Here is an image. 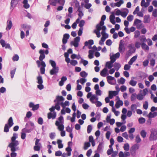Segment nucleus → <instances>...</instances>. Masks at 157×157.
Returning a JSON list of instances; mask_svg holds the SVG:
<instances>
[{"label": "nucleus", "mask_w": 157, "mask_h": 157, "mask_svg": "<svg viewBox=\"0 0 157 157\" xmlns=\"http://www.w3.org/2000/svg\"><path fill=\"white\" fill-rule=\"evenodd\" d=\"M18 137V135L15 133H14L13 136L11 138V142L9 144L8 147L11 148V151L12 152H14L16 151L15 147L19 144V142L16 139Z\"/></svg>", "instance_id": "nucleus-1"}, {"label": "nucleus", "mask_w": 157, "mask_h": 157, "mask_svg": "<svg viewBox=\"0 0 157 157\" xmlns=\"http://www.w3.org/2000/svg\"><path fill=\"white\" fill-rule=\"evenodd\" d=\"M106 17L105 15H103L101 18V21L99 24H98L96 26V29L94 31V33L97 35L98 37L99 38L101 36L100 31L101 30L100 27L103 26L104 24V21L106 19Z\"/></svg>", "instance_id": "nucleus-2"}, {"label": "nucleus", "mask_w": 157, "mask_h": 157, "mask_svg": "<svg viewBox=\"0 0 157 157\" xmlns=\"http://www.w3.org/2000/svg\"><path fill=\"white\" fill-rule=\"evenodd\" d=\"M150 134L149 140L151 141L156 140H157V130L155 128H152L150 130Z\"/></svg>", "instance_id": "nucleus-3"}, {"label": "nucleus", "mask_w": 157, "mask_h": 157, "mask_svg": "<svg viewBox=\"0 0 157 157\" xmlns=\"http://www.w3.org/2000/svg\"><path fill=\"white\" fill-rule=\"evenodd\" d=\"M36 63L38 67H40V65L42 66V67L40 68V72L42 74H44L45 71V67H46V64L44 62L42 61L40 62L39 61L37 60L36 61Z\"/></svg>", "instance_id": "nucleus-4"}, {"label": "nucleus", "mask_w": 157, "mask_h": 157, "mask_svg": "<svg viewBox=\"0 0 157 157\" xmlns=\"http://www.w3.org/2000/svg\"><path fill=\"white\" fill-rule=\"evenodd\" d=\"M101 30H102V31L101 32V34L102 35L101 38L104 39L105 40L108 37V34L105 32V31L106 29V27L105 26H102L101 27H100Z\"/></svg>", "instance_id": "nucleus-5"}, {"label": "nucleus", "mask_w": 157, "mask_h": 157, "mask_svg": "<svg viewBox=\"0 0 157 157\" xmlns=\"http://www.w3.org/2000/svg\"><path fill=\"white\" fill-rule=\"evenodd\" d=\"M64 100V98L62 96H57L56 97V99L54 101L55 102L60 104L61 106L63 105V101Z\"/></svg>", "instance_id": "nucleus-6"}, {"label": "nucleus", "mask_w": 157, "mask_h": 157, "mask_svg": "<svg viewBox=\"0 0 157 157\" xmlns=\"http://www.w3.org/2000/svg\"><path fill=\"white\" fill-rule=\"evenodd\" d=\"M106 78L108 82L110 84H114L116 82V80L114 77L111 76H108Z\"/></svg>", "instance_id": "nucleus-7"}, {"label": "nucleus", "mask_w": 157, "mask_h": 157, "mask_svg": "<svg viewBox=\"0 0 157 157\" xmlns=\"http://www.w3.org/2000/svg\"><path fill=\"white\" fill-rule=\"evenodd\" d=\"M125 47L124 44L122 40H121L120 42L119 47L118 48L119 51L121 53H123L125 51Z\"/></svg>", "instance_id": "nucleus-8"}, {"label": "nucleus", "mask_w": 157, "mask_h": 157, "mask_svg": "<svg viewBox=\"0 0 157 157\" xmlns=\"http://www.w3.org/2000/svg\"><path fill=\"white\" fill-rule=\"evenodd\" d=\"M80 38L79 36L76 37L73 41L71 42V44L75 47H77L78 46V42L80 41Z\"/></svg>", "instance_id": "nucleus-9"}, {"label": "nucleus", "mask_w": 157, "mask_h": 157, "mask_svg": "<svg viewBox=\"0 0 157 157\" xmlns=\"http://www.w3.org/2000/svg\"><path fill=\"white\" fill-rule=\"evenodd\" d=\"M40 140L37 139L35 142V146L34 147L35 150L36 151H39L41 147L40 143H39Z\"/></svg>", "instance_id": "nucleus-10"}, {"label": "nucleus", "mask_w": 157, "mask_h": 157, "mask_svg": "<svg viewBox=\"0 0 157 157\" xmlns=\"http://www.w3.org/2000/svg\"><path fill=\"white\" fill-rule=\"evenodd\" d=\"M111 115L109 114L107 116L106 118V121L107 122L109 123L110 125H113L115 122V120L114 119H111Z\"/></svg>", "instance_id": "nucleus-11"}, {"label": "nucleus", "mask_w": 157, "mask_h": 157, "mask_svg": "<svg viewBox=\"0 0 157 157\" xmlns=\"http://www.w3.org/2000/svg\"><path fill=\"white\" fill-rule=\"evenodd\" d=\"M110 59L113 62H114L116 59L118 58L120 56V54L119 52H117L115 54H113L112 56L110 55Z\"/></svg>", "instance_id": "nucleus-12"}, {"label": "nucleus", "mask_w": 157, "mask_h": 157, "mask_svg": "<svg viewBox=\"0 0 157 157\" xmlns=\"http://www.w3.org/2000/svg\"><path fill=\"white\" fill-rule=\"evenodd\" d=\"M56 125L58 126V128L59 131H63L64 128L63 125L59 123L58 121H56L55 123Z\"/></svg>", "instance_id": "nucleus-13"}, {"label": "nucleus", "mask_w": 157, "mask_h": 157, "mask_svg": "<svg viewBox=\"0 0 157 157\" xmlns=\"http://www.w3.org/2000/svg\"><path fill=\"white\" fill-rule=\"evenodd\" d=\"M59 70V68L58 67H53V68L50 71V73L52 75L56 74L58 73Z\"/></svg>", "instance_id": "nucleus-14"}, {"label": "nucleus", "mask_w": 157, "mask_h": 157, "mask_svg": "<svg viewBox=\"0 0 157 157\" xmlns=\"http://www.w3.org/2000/svg\"><path fill=\"white\" fill-rule=\"evenodd\" d=\"M118 94V93L117 91H109V97L110 99L112 98L113 96H116Z\"/></svg>", "instance_id": "nucleus-15"}, {"label": "nucleus", "mask_w": 157, "mask_h": 157, "mask_svg": "<svg viewBox=\"0 0 157 157\" xmlns=\"http://www.w3.org/2000/svg\"><path fill=\"white\" fill-rule=\"evenodd\" d=\"M39 53L40 54L39 59V60L42 61L45 58V55L44 54V50L41 49L39 51Z\"/></svg>", "instance_id": "nucleus-16"}, {"label": "nucleus", "mask_w": 157, "mask_h": 157, "mask_svg": "<svg viewBox=\"0 0 157 157\" xmlns=\"http://www.w3.org/2000/svg\"><path fill=\"white\" fill-rule=\"evenodd\" d=\"M0 43L3 47H5L6 48H9L10 46L9 44H6L5 42L2 39L0 41Z\"/></svg>", "instance_id": "nucleus-17"}, {"label": "nucleus", "mask_w": 157, "mask_h": 157, "mask_svg": "<svg viewBox=\"0 0 157 157\" xmlns=\"http://www.w3.org/2000/svg\"><path fill=\"white\" fill-rule=\"evenodd\" d=\"M117 97L119 98V100L116 102L115 106L116 108L118 109L120 108V106L123 105V102L122 101L120 100L118 96H117Z\"/></svg>", "instance_id": "nucleus-18"}, {"label": "nucleus", "mask_w": 157, "mask_h": 157, "mask_svg": "<svg viewBox=\"0 0 157 157\" xmlns=\"http://www.w3.org/2000/svg\"><path fill=\"white\" fill-rule=\"evenodd\" d=\"M98 100V98L95 95H92L90 98V101L92 103L95 104L97 101Z\"/></svg>", "instance_id": "nucleus-19"}, {"label": "nucleus", "mask_w": 157, "mask_h": 157, "mask_svg": "<svg viewBox=\"0 0 157 157\" xmlns=\"http://www.w3.org/2000/svg\"><path fill=\"white\" fill-rule=\"evenodd\" d=\"M69 35L68 34L64 35L62 40L63 44H65L67 43V40L69 38Z\"/></svg>", "instance_id": "nucleus-20"}, {"label": "nucleus", "mask_w": 157, "mask_h": 157, "mask_svg": "<svg viewBox=\"0 0 157 157\" xmlns=\"http://www.w3.org/2000/svg\"><path fill=\"white\" fill-rule=\"evenodd\" d=\"M108 74V70L106 68H104L100 72L101 75L103 77H105Z\"/></svg>", "instance_id": "nucleus-21"}, {"label": "nucleus", "mask_w": 157, "mask_h": 157, "mask_svg": "<svg viewBox=\"0 0 157 157\" xmlns=\"http://www.w3.org/2000/svg\"><path fill=\"white\" fill-rule=\"evenodd\" d=\"M115 19L114 13H112V14L109 17V20L110 22L113 25H115L116 23Z\"/></svg>", "instance_id": "nucleus-22"}, {"label": "nucleus", "mask_w": 157, "mask_h": 157, "mask_svg": "<svg viewBox=\"0 0 157 157\" xmlns=\"http://www.w3.org/2000/svg\"><path fill=\"white\" fill-rule=\"evenodd\" d=\"M140 145L138 144H134L131 147V150L134 151L135 153L136 151L139 148Z\"/></svg>", "instance_id": "nucleus-23"}, {"label": "nucleus", "mask_w": 157, "mask_h": 157, "mask_svg": "<svg viewBox=\"0 0 157 157\" xmlns=\"http://www.w3.org/2000/svg\"><path fill=\"white\" fill-rule=\"evenodd\" d=\"M56 116V113L55 112H53L52 113H50L48 114V117L49 119L51 118L54 119Z\"/></svg>", "instance_id": "nucleus-24"}, {"label": "nucleus", "mask_w": 157, "mask_h": 157, "mask_svg": "<svg viewBox=\"0 0 157 157\" xmlns=\"http://www.w3.org/2000/svg\"><path fill=\"white\" fill-rule=\"evenodd\" d=\"M150 21V15H146L144 16V23H149Z\"/></svg>", "instance_id": "nucleus-25"}, {"label": "nucleus", "mask_w": 157, "mask_h": 157, "mask_svg": "<svg viewBox=\"0 0 157 157\" xmlns=\"http://www.w3.org/2000/svg\"><path fill=\"white\" fill-rule=\"evenodd\" d=\"M157 116V112H155L153 113L150 112L147 116L149 118H152L156 117Z\"/></svg>", "instance_id": "nucleus-26"}, {"label": "nucleus", "mask_w": 157, "mask_h": 157, "mask_svg": "<svg viewBox=\"0 0 157 157\" xmlns=\"http://www.w3.org/2000/svg\"><path fill=\"white\" fill-rule=\"evenodd\" d=\"M137 56L136 55L133 56L128 62V64L130 65H131L132 63L136 60L137 59Z\"/></svg>", "instance_id": "nucleus-27"}, {"label": "nucleus", "mask_w": 157, "mask_h": 157, "mask_svg": "<svg viewBox=\"0 0 157 157\" xmlns=\"http://www.w3.org/2000/svg\"><path fill=\"white\" fill-rule=\"evenodd\" d=\"M113 63L112 62L111 60L109 62H107L106 63L105 67L108 69H110L113 67Z\"/></svg>", "instance_id": "nucleus-28"}, {"label": "nucleus", "mask_w": 157, "mask_h": 157, "mask_svg": "<svg viewBox=\"0 0 157 157\" xmlns=\"http://www.w3.org/2000/svg\"><path fill=\"white\" fill-rule=\"evenodd\" d=\"M12 26V21L11 20H8L7 23V27L6 28V30H10Z\"/></svg>", "instance_id": "nucleus-29"}, {"label": "nucleus", "mask_w": 157, "mask_h": 157, "mask_svg": "<svg viewBox=\"0 0 157 157\" xmlns=\"http://www.w3.org/2000/svg\"><path fill=\"white\" fill-rule=\"evenodd\" d=\"M67 80V78L66 76H63L61 78V80L59 82V84L60 86H62L64 84V82Z\"/></svg>", "instance_id": "nucleus-30"}, {"label": "nucleus", "mask_w": 157, "mask_h": 157, "mask_svg": "<svg viewBox=\"0 0 157 157\" xmlns=\"http://www.w3.org/2000/svg\"><path fill=\"white\" fill-rule=\"evenodd\" d=\"M13 118L12 117H10L8 120L7 124L9 127H11L13 125Z\"/></svg>", "instance_id": "nucleus-31"}, {"label": "nucleus", "mask_w": 157, "mask_h": 157, "mask_svg": "<svg viewBox=\"0 0 157 157\" xmlns=\"http://www.w3.org/2000/svg\"><path fill=\"white\" fill-rule=\"evenodd\" d=\"M135 78V77H132V79L130 81L129 83V84L132 86H136L137 82L133 80V79Z\"/></svg>", "instance_id": "nucleus-32"}, {"label": "nucleus", "mask_w": 157, "mask_h": 157, "mask_svg": "<svg viewBox=\"0 0 157 157\" xmlns=\"http://www.w3.org/2000/svg\"><path fill=\"white\" fill-rule=\"evenodd\" d=\"M125 11L121 12V15L123 17H126L129 11L128 9H125Z\"/></svg>", "instance_id": "nucleus-33"}, {"label": "nucleus", "mask_w": 157, "mask_h": 157, "mask_svg": "<svg viewBox=\"0 0 157 157\" xmlns=\"http://www.w3.org/2000/svg\"><path fill=\"white\" fill-rule=\"evenodd\" d=\"M124 3V1L123 0H120L118 2L114 3V6H116L118 7H120L122 4Z\"/></svg>", "instance_id": "nucleus-34"}, {"label": "nucleus", "mask_w": 157, "mask_h": 157, "mask_svg": "<svg viewBox=\"0 0 157 157\" xmlns=\"http://www.w3.org/2000/svg\"><path fill=\"white\" fill-rule=\"evenodd\" d=\"M23 7L26 8L28 9L29 7V5L28 3L27 0H24L23 2Z\"/></svg>", "instance_id": "nucleus-35"}, {"label": "nucleus", "mask_w": 157, "mask_h": 157, "mask_svg": "<svg viewBox=\"0 0 157 157\" xmlns=\"http://www.w3.org/2000/svg\"><path fill=\"white\" fill-rule=\"evenodd\" d=\"M140 93L142 94L144 96H145L148 92V89L145 88L143 90H140Z\"/></svg>", "instance_id": "nucleus-36"}, {"label": "nucleus", "mask_w": 157, "mask_h": 157, "mask_svg": "<svg viewBox=\"0 0 157 157\" xmlns=\"http://www.w3.org/2000/svg\"><path fill=\"white\" fill-rule=\"evenodd\" d=\"M128 47L130 49L129 50L131 51L132 52H135L136 51V48L133 46V44H129L128 45Z\"/></svg>", "instance_id": "nucleus-37"}, {"label": "nucleus", "mask_w": 157, "mask_h": 157, "mask_svg": "<svg viewBox=\"0 0 157 157\" xmlns=\"http://www.w3.org/2000/svg\"><path fill=\"white\" fill-rule=\"evenodd\" d=\"M113 66L115 68V70L117 71L121 67V65L119 63H115L114 64Z\"/></svg>", "instance_id": "nucleus-38"}, {"label": "nucleus", "mask_w": 157, "mask_h": 157, "mask_svg": "<svg viewBox=\"0 0 157 157\" xmlns=\"http://www.w3.org/2000/svg\"><path fill=\"white\" fill-rule=\"evenodd\" d=\"M18 1L17 0H12L11 2V6L12 7H14L17 4Z\"/></svg>", "instance_id": "nucleus-39"}, {"label": "nucleus", "mask_w": 157, "mask_h": 157, "mask_svg": "<svg viewBox=\"0 0 157 157\" xmlns=\"http://www.w3.org/2000/svg\"><path fill=\"white\" fill-rule=\"evenodd\" d=\"M149 5V3H146L145 0H142L141 5L142 6H144L145 7H147Z\"/></svg>", "instance_id": "nucleus-40"}, {"label": "nucleus", "mask_w": 157, "mask_h": 157, "mask_svg": "<svg viewBox=\"0 0 157 157\" xmlns=\"http://www.w3.org/2000/svg\"><path fill=\"white\" fill-rule=\"evenodd\" d=\"M37 83L38 84H42L43 83V80L42 78V76H39L37 78Z\"/></svg>", "instance_id": "nucleus-41"}, {"label": "nucleus", "mask_w": 157, "mask_h": 157, "mask_svg": "<svg viewBox=\"0 0 157 157\" xmlns=\"http://www.w3.org/2000/svg\"><path fill=\"white\" fill-rule=\"evenodd\" d=\"M141 47L143 49H145L147 50H148L149 49V47L147 45L145 44L144 43H142L141 44Z\"/></svg>", "instance_id": "nucleus-42"}, {"label": "nucleus", "mask_w": 157, "mask_h": 157, "mask_svg": "<svg viewBox=\"0 0 157 157\" xmlns=\"http://www.w3.org/2000/svg\"><path fill=\"white\" fill-rule=\"evenodd\" d=\"M137 108V105L136 104H132L131 106V110L133 113H135Z\"/></svg>", "instance_id": "nucleus-43"}, {"label": "nucleus", "mask_w": 157, "mask_h": 157, "mask_svg": "<svg viewBox=\"0 0 157 157\" xmlns=\"http://www.w3.org/2000/svg\"><path fill=\"white\" fill-rule=\"evenodd\" d=\"M94 44V41L93 40H89L88 41H86L85 43V45L86 46H87L89 44L92 45Z\"/></svg>", "instance_id": "nucleus-44"}, {"label": "nucleus", "mask_w": 157, "mask_h": 157, "mask_svg": "<svg viewBox=\"0 0 157 157\" xmlns=\"http://www.w3.org/2000/svg\"><path fill=\"white\" fill-rule=\"evenodd\" d=\"M62 141L60 140H57V143L58 144V147L59 148H61L63 147V145L62 143Z\"/></svg>", "instance_id": "nucleus-45"}, {"label": "nucleus", "mask_w": 157, "mask_h": 157, "mask_svg": "<svg viewBox=\"0 0 157 157\" xmlns=\"http://www.w3.org/2000/svg\"><path fill=\"white\" fill-rule=\"evenodd\" d=\"M80 75L83 78H86L87 75L88 74L84 71H82L80 73Z\"/></svg>", "instance_id": "nucleus-46"}, {"label": "nucleus", "mask_w": 157, "mask_h": 157, "mask_svg": "<svg viewBox=\"0 0 157 157\" xmlns=\"http://www.w3.org/2000/svg\"><path fill=\"white\" fill-rule=\"evenodd\" d=\"M140 135L143 138H145L147 135V132L144 130H142L140 132Z\"/></svg>", "instance_id": "nucleus-47"}, {"label": "nucleus", "mask_w": 157, "mask_h": 157, "mask_svg": "<svg viewBox=\"0 0 157 157\" xmlns=\"http://www.w3.org/2000/svg\"><path fill=\"white\" fill-rule=\"evenodd\" d=\"M141 43L137 41H136L135 43V47L137 48H140V46H141Z\"/></svg>", "instance_id": "nucleus-48"}, {"label": "nucleus", "mask_w": 157, "mask_h": 157, "mask_svg": "<svg viewBox=\"0 0 157 157\" xmlns=\"http://www.w3.org/2000/svg\"><path fill=\"white\" fill-rule=\"evenodd\" d=\"M49 62L52 67H57L55 62L52 60H50Z\"/></svg>", "instance_id": "nucleus-49"}, {"label": "nucleus", "mask_w": 157, "mask_h": 157, "mask_svg": "<svg viewBox=\"0 0 157 157\" xmlns=\"http://www.w3.org/2000/svg\"><path fill=\"white\" fill-rule=\"evenodd\" d=\"M125 80L123 77H121L119 79L117 80L118 82L121 84H123L125 82Z\"/></svg>", "instance_id": "nucleus-50"}, {"label": "nucleus", "mask_w": 157, "mask_h": 157, "mask_svg": "<svg viewBox=\"0 0 157 157\" xmlns=\"http://www.w3.org/2000/svg\"><path fill=\"white\" fill-rule=\"evenodd\" d=\"M94 51L92 50H90L89 52L88 57L90 59H91L93 58V54Z\"/></svg>", "instance_id": "nucleus-51"}, {"label": "nucleus", "mask_w": 157, "mask_h": 157, "mask_svg": "<svg viewBox=\"0 0 157 157\" xmlns=\"http://www.w3.org/2000/svg\"><path fill=\"white\" fill-rule=\"evenodd\" d=\"M144 97V96L143 95L140 93L138 94L136 96L137 98L140 100H142L143 99Z\"/></svg>", "instance_id": "nucleus-52"}, {"label": "nucleus", "mask_w": 157, "mask_h": 157, "mask_svg": "<svg viewBox=\"0 0 157 157\" xmlns=\"http://www.w3.org/2000/svg\"><path fill=\"white\" fill-rule=\"evenodd\" d=\"M123 148L124 150L128 151L129 149V145L128 144L126 143L124 144Z\"/></svg>", "instance_id": "nucleus-53"}, {"label": "nucleus", "mask_w": 157, "mask_h": 157, "mask_svg": "<svg viewBox=\"0 0 157 157\" xmlns=\"http://www.w3.org/2000/svg\"><path fill=\"white\" fill-rule=\"evenodd\" d=\"M112 111L116 116H118L120 113L119 111H116L114 107L112 108Z\"/></svg>", "instance_id": "nucleus-54"}, {"label": "nucleus", "mask_w": 157, "mask_h": 157, "mask_svg": "<svg viewBox=\"0 0 157 157\" xmlns=\"http://www.w3.org/2000/svg\"><path fill=\"white\" fill-rule=\"evenodd\" d=\"M90 146V144L89 142H85L84 143V150H86Z\"/></svg>", "instance_id": "nucleus-55"}, {"label": "nucleus", "mask_w": 157, "mask_h": 157, "mask_svg": "<svg viewBox=\"0 0 157 157\" xmlns=\"http://www.w3.org/2000/svg\"><path fill=\"white\" fill-rule=\"evenodd\" d=\"M87 81V79L85 78H81L79 79L80 82L82 85L83 84Z\"/></svg>", "instance_id": "nucleus-56"}, {"label": "nucleus", "mask_w": 157, "mask_h": 157, "mask_svg": "<svg viewBox=\"0 0 157 157\" xmlns=\"http://www.w3.org/2000/svg\"><path fill=\"white\" fill-rule=\"evenodd\" d=\"M137 28L138 29H142L144 27V25L141 23L136 25Z\"/></svg>", "instance_id": "nucleus-57"}, {"label": "nucleus", "mask_w": 157, "mask_h": 157, "mask_svg": "<svg viewBox=\"0 0 157 157\" xmlns=\"http://www.w3.org/2000/svg\"><path fill=\"white\" fill-rule=\"evenodd\" d=\"M9 126L7 124H6L4 128V132H8L9 131Z\"/></svg>", "instance_id": "nucleus-58"}, {"label": "nucleus", "mask_w": 157, "mask_h": 157, "mask_svg": "<svg viewBox=\"0 0 157 157\" xmlns=\"http://www.w3.org/2000/svg\"><path fill=\"white\" fill-rule=\"evenodd\" d=\"M134 18L133 16L132 15H129L127 17V19L128 21H131Z\"/></svg>", "instance_id": "nucleus-59"}, {"label": "nucleus", "mask_w": 157, "mask_h": 157, "mask_svg": "<svg viewBox=\"0 0 157 157\" xmlns=\"http://www.w3.org/2000/svg\"><path fill=\"white\" fill-rule=\"evenodd\" d=\"M134 37L135 38L138 37L140 35V32L139 31H136L134 32Z\"/></svg>", "instance_id": "nucleus-60"}, {"label": "nucleus", "mask_w": 157, "mask_h": 157, "mask_svg": "<svg viewBox=\"0 0 157 157\" xmlns=\"http://www.w3.org/2000/svg\"><path fill=\"white\" fill-rule=\"evenodd\" d=\"M115 15L117 16L121 15V11L119 9H116L115 10Z\"/></svg>", "instance_id": "nucleus-61"}, {"label": "nucleus", "mask_w": 157, "mask_h": 157, "mask_svg": "<svg viewBox=\"0 0 157 157\" xmlns=\"http://www.w3.org/2000/svg\"><path fill=\"white\" fill-rule=\"evenodd\" d=\"M139 122L140 124H143L145 121V119L143 117H141L139 119Z\"/></svg>", "instance_id": "nucleus-62"}, {"label": "nucleus", "mask_w": 157, "mask_h": 157, "mask_svg": "<svg viewBox=\"0 0 157 157\" xmlns=\"http://www.w3.org/2000/svg\"><path fill=\"white\" fill-rule=\"evenodd\" d=\"M140 40L142 42V43H144L147 41L146 38L144 36H143L140 37Z\"/></svg>", "instance_id": "nucleus-63"}, {"label": "nucleus", "mask_w": 157, "mask_h": 157, "mask_svg": "<svg viewBox=\"0 0 157 157\" xmlns=\"http://www.w3.org/2000/svg\"><path fill=\"white\" fill-rule=\"evenodd\" d=\"M136 142L137 143H140L141 141V139L139 135H137L135 138Z\"/></svg>", "instance_id": "nucleus-64"}]
</instances>
